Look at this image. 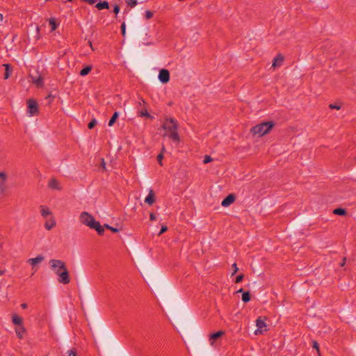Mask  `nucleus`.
Wrapping results in <instances>:
<instances>
[{
    "label": "nucleus",
    "instance_id": "39",
    "mask_svg": "<svg viewBox=\"0 0 356 356\" xmlns=\"http://www.w3.org/2000/svg\"><path fill=\"white\" fill-rule=\"evenodd\" d=\"M139 115L140 117L151 118L149 113H140Z\"/></svg>",
    "mask_w": 356,
    "mask_h": 356
},
{
    "label": "nucleus",
    "instance_id": "21",
    "mask_svg": "<svg viewBox=\"0 0 356 356\" xmlns=\"http://www.w3.org/2000/svg\"><path fill=\"white\" fill-rule=\"evenodd\" d=\"M31 79H32V81L35 84L37 85L38 86H41L42 85V78L41 76H39L38 78H35L34 76H33L32 75L31 76Z\"/></svg>",
    "mask_w": 356,
    "mask_h": 356
},
{
    "label": "nucleus",
    "instance_id": "13",
    "mask_svg": "<svg viewBox=\"0 0 356 356\" xmlns=\"http://www.w3.org/2000/svg\"><path fill=\"white\" fill-rule=\"evenodd\" d=\"M44 260V257L42 255H38L35 258L29 259L27 262L30 264L33 267H34L36 264H40Z\"/></svg>",
    "mask_w": 356,
    "mask_h": 356
},
{
    "label": "nucleus",
    "instance_id": "22",
    "mask_svg": "<svg viewBox=\"0 0 356 356\" xmlns=\"http://www.w3.org/2000/svg\"><path fill=\"white\" fill-rule=\"evenodd\" d=\"M27 104H28V107L31 111H32L33 109L37 108V103L34 100L29 99L28 101Z\"/></svg>",
    "mask_w": 356,
    "mask_h": 356
},
{
    "label": "nucleus",
    "instance_id": "10",
    "mask_svg": "<svg viewBox=\"0 0 356 356\" xmlns=\"http://www.w3.org/2000/svg\"><path fill=\"white\" fill-rule=\"evenodd\" d=\"M283 60L284 56L282 54L277 55V56L274 59L271 67L276 68L280 67Z\"/></svg>",
    "mask_w": 356,
    "mask_h": 356
},
{
    "label": "nucleus",
    "instance_id": "47",
    "mask_svg": "<svg viewBox=\"0 0 356 356\" xmlns=\"http://www.w3.org/2000/svg\"><path fill=\"white\" fill-rule=\"evenodd\" d=\"M165 151V148L164 146H163L162 149H161V153L163 154Z\"/></svg>",
    "mask_w": 356,
    "mask_h": 356
},
{
    "label": "nucleus",
    "instance_id": "44",
    "mask_svg": "<svg viewBox=\"0 0 356 356\" xmlns=\"http://www.w3.org/2000/svg\"><path fill=\"white\" fill-rule=\"evenodd\" d=\"M346 257H343V259H342V261L341 263L340 264V266L341 267L344 266L345 264H346Z\"/></svg>",
    "mask_w": 356,
    "mask_h": 356
},
{
    "label": "nucleus",
    "instance_id": "6",
    "mask_svg": "<svg viewBox=\"0 0 356 356\" xmlns=\"http://www.w3.org/2000/svg\"><path fill=\"white\" fill-rule=\"evenodd\" d=\"M158 78L162 83H168L170 79L169 72L165 69L161 70Z\"/></svg>",
    "mask_w": 356,
    "mask_h": 356
},
{
    "label": "nucleus",
    "instance_id": "18",
    "mask_svg": "<svg viewBox=\"0 0 356 356\" xmlns=\"http://www.w3.org/2000/svg\"><path fill=\"white\" fill-rule=\"evenodd\" d=\"M3 67H5V74H4V79H7L10 76V72H11V67L8 64H4Z\"/></svg>",
    "mask_w": 356,
    "mask_h": 356
},
{
    "label": "nucleus",
    "instance_id": "30",
    "mask_svg": "<svg viewBox=\"0 0 356 356\" xmlns=\"http://www.w3.org/2000/svg\"><path fill=\"white\" fill-rule=\"evenodd\" d=\"M49 24L51 26L52 31H54L56 29L57 24H56L54 19H50Z\"/></svg>",
    "mask_w": 356,
    "mask_h": 356
},
{
    "label": "nucleus",
    "instance_id": "52",
    "mask_svg": "<svg viewBox=\"0 0 356 356\" xmlns=\"http://www.w3.org/2000/svg\"><path fill=\"white\" fill-rule=\"evenodd\" d=\"M36 30H37V32L39 31V28L38 26L36 27Z\"/></svg>",
    "mask_w": 356,
    "mask_h": 356
},
{
    "label": "nucleus",
    "instance_id": "5",
    "mask_svg": "<svg viewBox=\"0 0 356 356\" xmlns=\"http://www.w3.org/2000/svg\"><path fill=\"white\" fill-rule=\"evenodd\" d=\"M256 325L257 327V330L255 331L256 334H257L259 333L261 334L264 331H266L267 325H266V322L261 317H259L256 320Z\"/></svg>",
    "mask_w": 356,
    "mask_h": 356
},
{
    "label": "nucleus",
    "instance_id": "43",
    "mask_svg": "<svg viewBox=\"0 0 356 356\" xmlns=\"http://www.w3.org/2000/svg\"><path fill=\"white\" fill-rule=\"evenodd\" d=\"M149 219H150V220H152V221L155 220H156V216H155V214H154V213H150V215H149Z\"/></svg>",
    "mask_w": 356,
    "mask_h": 356
},
{
    "label": "nucleus",
    "instance_id": "20",
    "mask_svg": "<svg viewBox=\"0 0 356 356\" xmlns=\"http://www.w3.org/2000/svg\"><path fill=\"white\" fill-rule=\"evenodd\" d=\"M7 179V175L3 172H0V188L2 187Z\"/></svg>",
    "mask_w": 356,
    "mask_h": 356
},
{
    "label": "nucleus",
    "instance_id": "25",
    "mask_svg": "<svg viewBox=\"0 0 356 356\" xmlns=\"http://www.w3.org/2000/svg\"><path fill=\"white\" fill-rule=\"evenodd\" d=\"M242 300L244 302H248L250 300V294L248 291L243 293Z\"/></svg>",
    "mask_w": 356,
    "mask_h": 356
},
{
    "label": "nucleus",
    "instance_id": "4",
    "mask_svg": "<svg viewBox=\"0 0 356 356\" xmlns=\"http://www.w3.org/2000/svg\"><path fill=\"white\" fill-rule=\"evenodd\" d=\"M274 126L275 123L273 121L264 122L254 126L250 132L253 136L261 137L268 134Z\"/></svg>",
    "mask_w": 356,
    "mask_h": 356
},
{
    "label": "nucleus",
    "instance_id": "48",
    "mask_svg": "<svg viewBox=\"0 0 356 356\" xmlns=\"http://www.w3.org/2000/svg\"><path fill=\"white\" fill-rule=\"evenodd\" d=\"M3 20V15L0 13V22Z\"/></svg>",
    "mask_w": 356,
    "mask_h": 356
},
{
    "label": "nucleus",
    "instance_id": "45",
    "mask_svg": "<svg viewBox=\"0 0 356 356\" xmlns=\"http://www.w3.org/2000/svg\"><path fill=\"white\" fill-rule=\"evenodd\" d=\"M54 272L56 274V272L58 271V273H60L61 271H63V269H60V268H51Z\"/></svg>",
    "mask_w": 356,
    "mask_h": 356
},
{
    "label": "nucleus",
    "instance_id": "51",
    "mask_svg": "<svg viewBox=\"0 0 356 356\" xmlns=\"http://www.w3.org/2000/svg\"><path fill=\"white\" fill-rule=\"evenodd\" d=\"M143 43H144L145 44H147V45H149V44H152V43H145V42H143Z\"/></svg>",
    "mask_w": 356,
    "mask_h": 356
},
{
    "label": "nucleus",
    "instance_id": "42",
    "mask_svg": "<svg viewBox=\"0 0 356 356\" xmlns=\"http://www.w3.org/2000/svg\"><path fill=\"white\" fill-rule=\"evenodd\" d=\"M113 12H114L115 14H118V13L120 12V7H119L118 5H115V6H114Z\"/></svg>",
    "mask_w": 356,
    "mask_h": 356
},
{
    "label": "nucleus",
    "instance_id": "34",
    "mask_svg": "<svg viewBox=\"0 0 356 356\" xmlns=\"http://www.w3.org/2000/svg\"><path fill=\"white\" fill-rule=\"evenodd\" d=\"M163 158V155L162 153H160L158 156H157V161L159 162V163L162 165L163 163H162V159Z\"/></svg>",
    "mask_w": 356,
    "mask_h": 356
},
{
    "label": "nucleus",
    "instance_id": "32",
    "mask_svg": "<svg viewBox=\"0 0 356 356\" xmlns=\"http://www.w3.org/2000/svg\"><path fill=\"white\" fill-rule=\"evenodd\" d=\"M127 4L131 7H134L137 5V0H127Z\"/></svg>",
    "mask_w": 356,
    "mask_h": 356
},
{
    "label": "nucleus",
    "instance_id": "24",
    "mask_svg": "<svg viewBox=\"0 0 356 356\" xmlns=\"http://www.w3.org/2000/svg\"><path fill=\"white\" fill-rule=\"evenodd\" d=\"M118 113H113V116L111 117V118L110 119V120L108 122V126L109 127L113 126V124L115 123V122L116 121V120L118 119Z\"/></svg>",
    "mask_w": 356,
    "mask_h": 356
},
{
    "label": "nucleus",
    "instance_id": "26",
    "mask_svg": "<svg viewBox=\"0 0 356 356\" xmlns=\"http://www.w3.org/2000/svg\"><path fill=\"white\" fill-rule=\"evenodd\" d=\"M91 70V67L90 66H87L85 68H83L81 72H80V74L81 76H86L87 75Z\"/></svg>",
    "mask_w": 356,
    "mask_h": 356
},
{
    "label": "nucleus",
    "instance_id": "31",
    "mask_svg": "<svg viewBox=\"0 0 356 356\" xmlns=\"http://www.w3.org/2000/svg\"><path fill=\"white\" fill-rule=\"evenodd\" d=\"M104 227L108 229H110L111 231H112L113 232H119V229H117V228H115V227H113L107 224H105L104 225Z\"/></svg>",
    "mask_w": 356,
    "mask_h": 356
},
{
    "label": "nucleus",
    "instance_id": "40",
    "mask_svg": "<svg viewBox=\"0 0 356 356\" xmlns=\"http://www.w3.org/2000/svg\"><path fill=\"white\" fill-rule=\"evenodd\" d=\"M232 267H233V268H234V272H233L232 275H234V274H235V273H237V271L238 270V268L237 265H236V263H234V264L232 265Z\"/></svg>",
    "mask_w": 356,
    "mask_h": 356
},
{
    "label": "nucleus",
    "instance_id": "50",
    "mask_svg": "<svg viewBox=\"0 0 356 356\" xmlns=\"http://www.w3.org/2000/svg\"><path fill=\"white\" fill-rule=\"evenodd\" d=\"M36 113H33V112H31L29 113V116H32L33 114H35Z\"/></svg>",
    "mask_w": 356,
    "mask_h": 356
},
{
    "label": "nucleus",
    "instance_id": "16",
    "mask_svg": "<svg viewBox=\"0 0 356 356\" xmlns=\"http://www.w3.org/2000/svg\"><path fill=\"white\" fill-rule=\"evenodd\" d=\"M12 321L13 324L19 326L22 325V318L16 314H13Z\"/></svg>",
    "mask_w": 356,
    "mask_h": 356
},
{
    "label": "nucleus",
    "instance_id": "11",
    "mask_svg": "<svg viewBox=\"0 0 356 356\" xmlns=\"http://www.w3.org/2000/svg\"><path fill=\"white\" fill-rule=\"evenodd\" d=\"M40 209L41 216L43 218H47L49 216H50L51 217L53 216L52 212L47 206L42 205L40 207Z\"/></svg>",
    "mask_w": 356,
    "mask_h": 356
},
{
    "label": "nucleus",
    "instance_id": "41",
    "mask_svg": "<svg viewBox=\"0 0 356 356\" xmlns=\"http://www.w3.org/2000/svg\"><path fill=\"white\" fill-rule=\"evenodd\" d=\"M101 167L102 168V169H103L104 170H106V163H105V161H104V159H102V162H101Z\"/></svg>",
    "mask_w": 356,
    "mask_h": 356
},
{
    "label": "nucleus",
    "instance_id": "23",
    "mask_svg": "<svg viewBox=\"0 0 356 356\" xmlns=\"http://www.w3.org/2000/svg\"><path fill=\"white\" fill-rule=\"evenodd\" d=\"M333 213L336 215L344 216L346 213V211L342 208H337L333 211Z\"/></svg>",
    "mask_w": 356,
    "mask_h": 356
},
{
    "label": "nucleus",
    "instance_id": "12",
    "mask_svg": "<svg viewBox=\"0 0 356 356\" xmlns=\"http://www.w3.org/2000/svg\"><path fill=\"white\" fill-rule=\"evenodd\" d=\"M56 220L54 218V216L50 217L49 219H48L45 223H44V227L47 230H51L56 226Z\"/></svg>",
    "mask_w": 356,
    "mask_h": 356
},
{
    "label": "nucleus",
    "instance_id": "33",
    "mask_svg": "<svg viewBox=\"0 0 356 356\" xmlns=\"http://www.w3.org/2000/svg\"><path fill=\"white\" fill-rule=\"evenodd\" d=\"M212 161V159L210 156L206 155L204 158L203 162L204 163H208Z\"/></svg>",
    "mask_w": 356,
    "mask_h": 356
},
{
    "label": "nucleus",
    "instance_id": "36",
    "mask_svg": "<svg viewBox=\"0 0 356 356\" xmlns=\"http://www.w3.org/2000/svg\"><path fill=\"white\" fill-rule=\"evenodd\" d=\"M121 29H122V33L123 36H125V35H126V25H125V23H122V24L121 25Z\"/></svg>",
    "mask_w": 356,
    "mask_h": 356
},
{
    "label": "nucleus",
    "instance_id": "28",
    "mask_svg": "<svg viewBox=\"0 0 356 356\" xmlns=\"http://www.w3.org/2000/svg\"><path fill=\"white\" fill-rule=\"evenodd\" d=\"M312 347L317 350L318 355H320L319 346L317 341H312Z\"/></svg>",
    "mask_w": 356,
    "mask_h": 356
},
{
    "label": "nucleus",
    "instance_id": "37",
    "mask_svg": "<svg viewBox=\"0 0 356 356\" xmlns=\"http://www.w3.org/2000/svg\"><path fill=\"white\" fill-rule=\"evenodd\" d=\"M167 229H168L167 226H165V225H163V226L161 227V230H160L159 233V236H160V235H161L163 233H164L165 232H166V231H167Z\"/></svg>",
    "mask_w": 356,
    "mask_h": 356
},
{
    "label": "nucleus",
    "instance_id": "27",
    "mask_svg": "<svg viewBox=\"0 0 356 356\" xmlns=\"http://www.w3.org/2000/svg\"><path fill=\"white\" fill-rule=\"evenodd\" d=\"M97 124V120L95 119H92L88 124V127L90 129H92Z\"/></svg>",
    "mask_w": 356,
    "mask_h": 356
},
{
    "label": "nucleus",
    "instance_id": "2",
    "mask_svg": "<svg viewBox=\"0 0 356 356\" xmlns=\"http://www.w3.org/2000/svg\"><path fill=\"white\" fill-rule=\"evenodd\" d=\"M162 127L167 132L164 136H168L175 142L179 143L180 141V138L177 132L178 124L177 121L172 118L166 119Z\"/></svg>",
    "mask_w": 356,
    "mask_h": 356
},
{
    "label": "nucleus",
    "instance_id": "19",
    "mask_svg": "<svg viewBox=\"0 0 356 356\" xmlns=\"http://www.w3.org/2000/svg\"><path fill=\"white\" fill-rule=\"evenodd\" d=\"M96 8L99 10L107 9L108 8V3L107 1L99 2L96 4Z\"/></svg>",
    "mask_w": 356,
    "mask_h": 356
},
{
    "label": "nucleus",
    "instance_id": "1",
    "mask_svg": "<svg viewBox=\"0 0 356 356\" xmlns=\"http://www.w3.org/2000/svg\"><path fill=\"white\" fill-rule=\"evenodd\" d=\"M49 264L51 268H60V269H63V271L60 273L56 272V275L58 276V282L63 284H67L70 282L69 272L64 261L60 259H51Z\"/></svg>",
    "mask_w": 356,
    "mask_h": 356
},
{
    "label": "nucleus",
    "instance_id": "3",
    "mask_svg": "<svg viewBox=\"0 0 356 356\" xmlns=\"http://www.w3.org/2000/svg\"><path fill=\"white\" fill-rule=\"evenodd\" d=\"M80 221L82 224L94 229L98 234L103 235L104 232V227L100 225L99 222L96 221L94 217L88 212L83 211L80 214Z\"/></svg>",
    "mask_w": 356,
    "mask_h": 356
},
{
    "label": "nucleus",
    "instance_id": "14",
    "mask_svg": "<svg viewBox=\"0 0 356 356\" xmlns=\"http://www.w3.org/2000/svg\"><path fill=\"white\" fill-rule=\"evenodd\" d=\"M223 334H224V332L223 331H218V332H217L216 333L211 334L210 335V337H209V341H210L211 345L213 346L214 341L218 339L220 337H222Z\"/></svg>",
    "mask_w": 356,
    "mask_h": 356
},
{
    "label": "nucleus",
    "instance_id": "46",
    "mask_svg": "<svg viewBox=\"0 0 356 356\" xmlns=\"http://www.w3.org/2000/svg\"><path fill=\"white\" fill-rule=\"evenodd\" d=\"M27 306H28V305H27V304H26V303H22V304L21 305V307H22V309H26V308H27Z\"/></svg>",
    "mask_w": 356,
    "mask_h": 356
},
{
    "label": "nucleus",
    "instance_id": "49",
    "mask_svg": "<svg viewBox=\"0 0 356 356\" xmlns=\"http://www.w3.org/2000/svg\"><path fill=\"white\" fill-rule=\"evenodd\" d=\"M243 292V289H240L239 290L237 291V293H242Z\"/></svg>",
    "mask_w": 356,
    "mask_h": 356
},
{
    "label": "nucleus",
    "instance_id": "38",
    "mask_svg": "<svg viewBox=\"0 0 356 356\" xmlns=\"http://www.w3.org/2000/svg\"><path fill=\"white\" fill-rule=\"evenodd\" d=\"M152 16H153V13H152L151 11H149V10H147V11L145 12V17H146V18H147V19H149V18H151Z\"/></svg>",
    "mask_w": 356,
    "mask_h": 356
},
{
    "label": "nucleus",
    "instance_id": "29",
    "mask_svg": "<svg viewBox=\"0 0 356 356\" xmlns=\"http://www.w3.org/2000/svg\"><path fill=\"white\" fill-rule=\"evenodd\" d=\"M66 356H76V350L75 348H72L67 352Z\"/></svg>",
    "mask_w": 356,
    "mask_h": 356
},
{
    "label": "nucleus",
    "instance_id": "15",
    "mask_svg": "<svg viewBox=\"0 0 356 356\" xmlns=\"http://www.w3.org/2000/svg\"><path fill=\"white\" fill-rule=\"evenodd\" d=\"M145 202L152 205L155 202L154 191L150 189L148 195L145 197Z\"/></svg>",
    "mask_w": 356,
    "mask_h": 356
},
{
    "label": "nucleus",
    "instance_id": "9",
    "mask_svg": "<svg viewBox=\"0 0 356 356\" xmlns=\"http://www.w3.org/2000/svg\"><path fill=\"white\" fill-rule=\"evenodd\" d=\"M48 186L51 189L58 190V191L61 190V187L60 186L59 182L56 179H54V178L51 179L49 181Z\"/></svg>",
    "mask_w": 356,
    "mask_h": 356
},
{
    "label": "nucleus",
    "instance_id": "8",
    "mask_svg": "<svg viewBox=\"0 0 356 356\" xmlns=\"http://www.w3.org/2000/svg\"><path fill=\"white\" fill-rule=\"evenodd\" d=\"M329 108H330V109H332V110H334H334H340V109L346 110V109H348V108L346 107V105L341 102H334V103L330 104L329 105Z\"/></svg>",
    "mask_w": 356,
    "mask_h": 356
},
{
    "label": "nucleus",
    "instance_id": "35",
    "mask_svg": "<svg viewBox=\"0 0 356 356\" xmlns=\"http://www.w3.org/2000/svg\"><path fill=\"white\" fill-rule=\"evenodd\" d=\"M243 279V275H238L236 277V280H235V282L236 283H239L241 282Z\"/></svg>",
    "mask_w": 356,
    "mask_h": 356
},
{
    "label": "nucleus",
    "instance_id": "7",
    "mask_svg": "<svg viewBox=\"0 0 356 356\" xmlns=\"http://www.w3.org/2000/svg\"><path fill=\"white\" fill-rule=\"evenodd\" d=\"M236 200V197L234 194L228 195L221 202V205L224 207H229Z\"/></svg>",
    "mask_w": 356,
    "mask_h": 356
},
{
    "label": "nucleus",
    "instance_id": "17",
    "mask_svg": "<svg viewBox=\"0 0 356 356\" xmlns=\"http://www.w3.org/2000/svg\"><path fill=\"white\" fill-rule=\"evenodd\" d=\"M25 330H25V328L24 327L23 325L19 326V327H18V328H16L15 329V332H16L17 336L19 339H22L23 337L24 333L25 332Z\"/></svg>",
    "mask_w": 356,
    "mask_h": 356
}]
</instances>
